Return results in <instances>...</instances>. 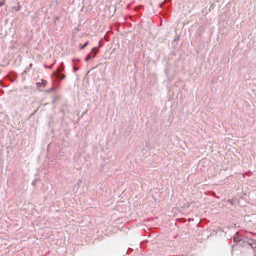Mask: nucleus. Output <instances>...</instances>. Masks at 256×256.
Instances as JSON below:
<instances>
[{
    "label": "nucleus",
    "instance_id": "f257e3e1",
    "mask_svg": "<svg viewBox=\"0 0 256 256\" xmlns=\"http://www.w3.org/2000/svg\"><path fill=\"white\" fill-rule=\"evenodd\" d=\"M47 84L46 80H41L40 82L36 83V86L38 88H44Z\"/></svg>",
    "mask_w": 256,
    "mask_h": 256
},
{
    "label": "nucleus",
    "instance_id": "f03ea898",
    "mask_svg": "<svg viewBox=\"0 0 256 256\" xmlns=\"http://www.w3.org/2000/svg\"><path fill=\"white\" fill-rule=\"evenodd\" d=\"M91 58H92V57H91V54H89L87 56H86V61H88V60H90Z\"/></svg>",
    "mask_w": 256,
    "mask_h": 256
},
{
    "label": "nucleus",
    "instance_id": "7ed1b4c3",
    "mask_svg": "<svg viewBox=\"0 0 256 256\" xmlns=\"http://www.w3.org/2000/svg\"><path fill=\"white\" fill-rule=\"evenodd\" d=\"M88 42H86L82 47H81V49H83L88 44Z\"/></svg>",
    "mask_w": 256,
    "mask_h": 256
},
{
    "label": "nucleus",
    "instance_id": "20e7f679",
    "mask_svg": "<svg viewBox=\"0 0 256 256\" xmlns=\"http://www.w3.org/2000/svg\"><path fill=\"white\" fill-rule=\"evenodd\" d=\"M4 4H5L4 2L0 1V6H2L4 5Z\"/></svg>",
    "mask_w": 256,
    "mask_h": 256
},
{
    "label": "nucleus",
    "instance_id": "39448f33",
    "mask_svg": "<svg viewBox=\"0 0 256 256\" xmlns=\"http://www.w3.org/2000/svg\"><path fill=\"white\" fill-rule=\"evenodd\" d=\"M2 2H5V0H0Z\"/></svg>",
    "mask_w": 256,
    "mask_h": 256
},
{
    "label": "nucleus",
    "instance_id": "423d86ee",
    "mask_svg": "<svg viewBox=\"0 0 256 256\" xmlns=\"http://www.w3.org/2000/svg\"><path fill=\"white\" fill-rule=\"evenodd\" d=\"M96 54V52H94V57L95 56Z\"/></svg>",
    "mask_w": 256,
    "mask_h": 256
},
{
    "label": "nucleus",
    "instance_id": "0eeeda50",
    "mask_svg": "<svg viewBox=\"0 0 256 256\" xmlns=\"http://www.w3.org/2000/svg\"><path fill=\"white\" fill-rule=\"evenodd\" d=\"M94 50V48H92V52Z\"/></svg>",
    "mask_w": 256,
    "mask_h": 256
}]
</instances>
